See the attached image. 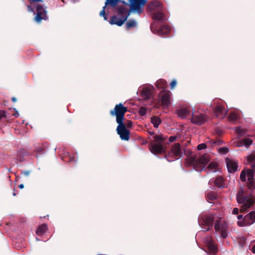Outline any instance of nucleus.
<instances>
[{
    "instance_id": "1",
    "label": "nucleus",
    "mask_w": 255,
    "mask_h": 255,
    "mask_svg": "<svg viewBox=\"0 0 255 255\" xmlns=\"http://www.w3.org/2000/svg\"><path fill=\"white\" fill-rule=\"evenodd\" d=\"M109 5L115 8L120 18L116 16H113L111 17L110 23L111 24H116L118 26H122L127 20L129 13L128 10V4L125 1H106L105 5L103 7L102 10L100 12V15L103 16L104 19L107 20V16L105 13V8Z\"/></svg>"
},
{
    "instance_id": "2",
    "label": "nucleus",
    "mask_w": 255,
    "mask_h": 255,
    "mask_svg": "<svg viewBox=\"0 0 255 255\" xmlns=\"http://www.w3.org/2000/svg\"><path fill=\"white\" fill-rule=\"evenodd\" d=\"M236 198L237 202L242 204L240 207L241 212L247 211L255 203V196L251 193L245 191L243 188H241L238 191Z\"/></svg>"
},
{
    "instance_id": "3",
    "label": "nucleus",
    "mask_w": 255,
    "mask_h": 255,
    "mask_svg": "<svg viewBox=\"0 0 255 255\" xmlns=\"http://www.w3.org/2000/svg\"><path fill=\"white\" fill-rule=\"evenodd\" d=\"M147 10L153 19L164 20V9L160 1H150L147 3Z\"/></svg>"
},
{
    "instance_id": "4",
    "label": "nucleus",
    "mask_w": 255,
    "mask_h": 255,
    "mask_svg": "<svg viewBox=\"0 0 255 255\" xmlns=\"http://www.w3.org/2000/svg\"><path fill=\"white\" fill-rule=\"evenodd\" d=\"M165 140V137L163 135H155L149 146L150 151L154 154L164 153L166 148Z\"/></svg>"
},
{
    "instance_id": "5",
    "label": "nucleus",
    "mask_w": 255,
    "mask_h": 255,
    "mask_svg": "<svg viewBox=\"0 0 255 255\" xmlns=\"http://www.w3.org/2000/svg\"><path fill=\"white\" fill-rule=\"evenodd\" d=\"M39 1H31L30 5H27L28 10L29 11L33 12L34 14V8L36 9V15L35 17L36 21L40 22L42 19H46V11L40 5L38 4Z\"/></svg>"
},
{
    "instance_id": "6",
    "label": "nucleus",
    "mask_w": 255,
    "mask_h": 255,
    "mask_svg": "<svg viewBox=\"0 0 255 255\" xmlns=\"http://www.w3.org/2000/svg\"><path fill=\"white\" fill-rule=\"evenodd\" d=\"M182 154L181 149L179 143H175L165 158L168 162L173 161L179 158Z\"/></svg>"
},
{
    "instance_id": "7",
    "label": "nucleus",
    "mask_w": 255,
    "mask_h": 255,
    "mask_svg": "<svg viewBox=\"0 0 255 255\" xmlns=\"http://www.w3.org/2000/svg\"><path fill=\"white\" fill-rule=\"evenodd\" d=\"M127 111V108L120 103L116 105L114 110L111 111V114L116 116L117 123L120 124L123 122L125 114Z\"/></svg>"
},
{
    "instance_id": "8",
    "label": "nucleus",
    "mask_w": 255,
    "mask_h": 255,
    "mask_svg": "<svg viewBox=\"0 0 255 255\" xmlns=\"http://www.w3.org/2000/svg\"><path fill=\"white\" fill-rule=\"evenodd\" d=\"M130 3L128 4V10L129 13L131 12L140 14L143 11L144 5L147 1H129Z\"/></svg>"
},
{
    "instance_id": "9",
    "label": "nucleus",
    "mask_w": 255,
    "mask_h": 255,
    "mask_svg": "<svg viewBox=\"0 0 255 255\" xmlns=\"http://www.w3.org/2000/svg\"><path fill=\"white\" fill-rule=\"evenodd\" d=\"M209 161V156L207 154H204L200 157L193 164L195 170L201 171L205 169L206 165Z\"/></svg>"
},
{
    "instance_id": "10",
    "label": "nucleus",
    "mask_w": 255,
    "mask_h": 255,
    "mask_svg": "<svg viewBox=\"0 0 255 255\" xmlns=\"http://www.w3.org/2000/svg\"><path fill=\"white\" fill-rule=\"evenodd\" d=\"M255 222V211L251 212L246 215L243 220L238 221V225L240 227L250 226Z\"/></svg>"
},
{
    "instance_id": "11",
    "label": "nucleus",
    "mask_w": 255,
    "mask_h": 255,
    "mask_svg": "<svg viewBox=\"0 0 255 255\" xmlns=\"http://www.w3.org/2000/svg\"><path fill=\"white\" fill-rule=\"evenodd\" d=\"M192 114L191 122L196 125H202L209 119V117L204 114H196L193 112Z\"/></svg>"
},
{
    "instance_id": "12",
    "label": "nucleus",
    "mask_w": 255,
    "mask_h": 255,
    "mask_svg": "<svg viewBox=\"0 0 255 255\" xmlns=\"http://www.w3.org/2000/svg\"><path fill=\"white\" fill-rule=\"evenodd\" d=\"M159 98L162 105L164 107H168L171 101V93L169 91H162L159 94Z\"/></svg>"
},
{
    "instance_id": "13",
    "label": "nucleus",
    "mask_w": 255,
    "mask_h": 255,
    "mask_svg": "<svg viewBox=\"0 0 255 255\" xmlns=\"http://www.w3.org/2000/svg\"><path fill=\"white\" fill-rule=\"evenodd\" d=\"M117 131L122 140H128L129 138V131L127 129L123 122L118 124Z\"/></svg>"
},
{
    "instance_id": "14",
    "label": "nucleus",
    "mask_w": 255,
    "mask_h": 255,
    "mask_svg": "<svg viewBox=\"0 0 255 255\" xmlns=\"http://www.w3.org/2000/svg\"><path fill=\"white\" fill-rule=\"evenodd\" d=\"M204 243L208 248V253L209 254L213 255L216 254L218 252V248L212 237H207L205 238Z\"/></svg>"
},
{
    "instance_id": "15",
    "label": "nucleus",
    "mask_w": 255,
    "mask_h": 255,
    "mask_svg": "<svg viewBox=\"0 0 255 255\" xmlns=\"http://www.w3.org/2000/svg\"><path fill=\"white\" fill-rule=\"evenodd\" d=\"M254 169H244L243 170L240 175V179L242 181H246L247 179L248 181L254 179Z\"/></svg>"
},
{
    "instance_id": "16",
    "label": "nucleus",
    "mask_w": 255,
    "mask_h": 255,
    "mask_svg": "<svg viewBox=\"0 0 255 255\" xmlns=\"http://www.w3.org/2000/svg\"><path fill=\"white\" fill-rule=\"evenodd\" d=\"M227 113V110L224 107L221 105H218L214 111V114L215 116L219 119H223Z\"/></svg>"
},
{
    "instance_id": "17",
    "label": "nucleus",
    "mask_w": 255,
    "mask_h": 255,
    "mask_svg": "<svg viewBox=\"0 0 255 255\" xmlns=\"http://www.w3.org/2000/svg\"><path fill=\"white\" fill-rule=\"evenodd\" d=\"M176 113L179 118L185 119L191 115V112L189 107H182L177 110Z\"/></svg>"
},
{
    "instance_id": "18",
    "label": "nucleus",
    "mask_w": 255,
    "mask_h": 255,
    "mask_svg": "<svg viewBox=\"0 0 255 255\" xmlns=\"http://www.w3.org/2000/svg\"><path fill=\"white\" fill-rule=\"evenodd\" d=\"M226 162L229 172H234L237 170L238 164L236 160L227 158Z\"/></svg>"
},
{
    "instance_id": "19",
    "label": "nucleus",
    "mask_w": 255,
    "mask_h": 255,
    "mask_svg": "<svg viewBox=\"0 0 255 255\" xmlns=\"http://www.w3.org/2000/svg\"><path fill=\"white\" fill-rule=\"evenodd\" d=\"M253 143L252 139L249 138H246L242 140H235L233 142V144L236 147H241L245 146L248 147L251 145Z\"/></svg>"
},
{
    "instance_id": "20",
    "label": "nucleus",
    "mask_w": 255,
    "mask_h": 255,
    "mask_svg": "<svg viewBox=\"0 0 255 255\" xmlns=\"http://www.w3.org/2000/svg\"><path fill=\"white\" fill-rule=\"evenodd\" d=\"M214 219L215 216L214 215H207L203 218L204 225L208 227V229H206V231H208L210 228L212 227Z\"/></svg>"
},
{
    "instance_id": "21",
    "label": "nucleus",
    "mask_w": 255,
    "mask_h": 255,
    "mask_svg": "<svg viewBox=\"0 0 255 255\" xmlns=\"http://www.w3.org/2000/svg\"><path fill=\"white\" fill-rule=\"evenodd\" d=\"M213 182L216 186L219 188H224L225 187L224 179L221 176L217 177L214 180L213 179L210 180L209 183L212 184Z\"/></svg>"
},
{
    "instance_id": "22",
    "label": "nucleus",
    "mask_w": 255,
    "mask_h": 255,
    "mask_svg": "<svg viewBox=\"0 0 255 255\" xmlns=\"http://www.w3.org/2000/svg\"><path fill=\"white\" fill-rule=\"evenodd\" d=\"M246 163L251 165L255 171V153H253L247 156Z\"/></svg>"
},
{
    "instance_id": "23",
    "label": "nucleus",
    "mask_w": 255,
    "mask_h": 255,
    "mask_svg": "<svg viewBox=\"0 0 255 255\" xmlns=\"http://www.w3.org/2000/svg\"><path fill=\"white\" fill-rule=\"evenodd\" d=\"M207 201L212 204H215L217 201V195L214 192H209L207 194Z\"/></svg>"
},
{
    "instance_id": "24",
    "label": "nucleus",
    "mask_w": 255,
    "mask_h": 255,
    "mask_svg": "<svg viewBox=\"0 0 255 255\" xmlns=\"http://www.w3.org/2000/svg\"><path fill=\"white\" fill-rule=\"evenodd\" d=\"M218 164L216 162H211L207 167V170L209 172H215L219 170Z\"/></svg>"
},
{
    "instance_id": "25",
    "label": "nucleus",
    "mask_w": 255,
    "mask_h": 255,
    "mask_svg": "<svg viewBox=\"0 0 255 255\" xmlns=\"http://www.w3.org/2000/svg\"><path fill=\"white\" fill-rule=\"evenodd\" d=\"M152 94V88L151 87H144L142 91L141 95L144 98H149Z\"/></svg>"
},
{
    "instance_id": "26",
    "label": "nucleus",
    "mask_w": 255,
    "mask_h": 255,
    "mask_svg": "<svg viewBox=\"0 0 255 255\" xmlns=\"http://www.w3.org/2000/svg\"><path fill=\"white\" fill-rule=\"evenodd\" d=\"M160 119L157 116H153L151 118V123L153 124L154 127L157 128L161 124Z\"/></svg>"
},
{
    "instance_id": "27",
    "label": "nucleus",
    "mask_w": 255,
    "mask_h": 255,
    "mask_svg": "<svg viewBox=\"0 0 255 255\" xmlns=\"http://www.w3.org/2000/svg\"><path fill=\"white\" fill-rule=\"evenodd\" d=\"M47 229L48 228L47 225L43 224L40 226L39 228L37 229L36 233L38 235H42L43 234L45 233Z\"/></svg>"
},
{
    "instance_id": "28",
    "label": "nucleus",
    "mask_w": 255,
    "mask_h": 255,
    "mask_svg": "<svg viewBox=\"0 0 255 255\" xmlns=\"http://www.w3.org/2000/svg\"><path fill=\"white\" fill-rule=\"evenodd\" d=\"M239 119V115L235 113H231L228 117V121L231 123H235Z\"/></svg>"
},
{
    "instance_id": "29",
    "label": "nucleus",
    "mask_w": 255,
    "mask_h": 255,
    "mask_svg": "<svg viewBox=\"0 0 255 255\" xmlns=\"http://www.w3.org/2000/svg\"><path fill=\"white\" fill-rule=\"evenodd\" d=\"M156 86L159 89H165L167 86V82L164 79H159L156 82Z\"/></svg>"
},
{
    "instance_id": "30",
    "label": "nucleus",
    "mask_w": 255,
    "mask_h": 255,
    "mask_svg": "<svg viewBox=\"0 0 255 255\" xmlns=\"http://www.w3.org/2000/svg\"><path fill=\"white\" fill-rule=\"evenodd\" d=\"M137 23L135 20L130 19L128 20L126 23V27L128 29L132 28L135 27L136 26Z\"/></svg>"
},
{
    "instance_id": "31",
    "label": "nucleus",
    "mask_w": 255,
    "mask_h": 255,
    "mask_svg": "<svg viewBox=\"0 0 255 255\" xmlns=\"http://www.w3.org/2000/svg\"><path fill=\"white\" fill-rule=\"evenodd\" d=\"M235 132L239 136H242L245 134L246 130L241 127H237L235 128Z\"/></svg>"
},
{
    "instance_id": "32",
    "label": "nucleus",
    "mask_w": 255,
    "mask_h": 255,
    "mask_svg": "<svg viewBox=\"0 0 255 255\" xmlns=\"http://www.w3.org/2000/svg\"><path fill=\"white\" fill-rule=\"evenodd\" d=\"M171 28L168 25H163L162 26H161L160 28V31L161 33L163 34H166L169 32L170 31Z\"/></svg>"
},
{
    "instance_id": "33",
    "label": "nucleus",
    "mask_w": 255,
    "mask_h": 255,
    "mask_svg": "<svg viewBox=\"0 0 255 255\" xmlns=\"http://www.w3.org/2000/svg\"><path fill=\"white\" fill-rule=\"evenodd\" d=\"M248 185L250 189H254L255 188V182L254 179L251 180V181H248Z\"/></svg>"
},
{
    "instance_id": "34",
    "label": "nucleus",
    "mask_w": 255,
    "mask_h": 255,
    "mask_svg": "<svg viewBox=\"0 0 255 255\" xmlns=\"http://www.w3.org/2000/svg\"><path fill=\"white\" fill-rule=\"evenodd\" d=\"M215 229L216 231L222 229V228L221 227V221H216V222L215 223Z\"/></svg>"
},
{
    "instance_id": "35",
    "label": "nucleus",
    "mask_w": 255,
    "mask_h": 255,
    "mask_svg": "<svg viewBox=\"0 0 255 255\" xmlns=\"http://www.w3.org/2000/svg\"><path fill=\"white\" fill-rule=\"evenodd\" d=\"M218 151L221 153L225 154L229 151V149L227 147H221L219 149Z\"/></svg>"
},
{
    "instance_id": "36",
    "label": "nucleus",
    "mask_w": 255,
    "mask_h": 255,
    "mask_svg": "<svg viewBox=\"0 0 255 255\" xmlns=\"http://www.w3.org/2000/svg\"><path fill=\"white\" fill-rule=\"evenodd\" d=\"M207 145L206 143H201L197 146V149L199 150L204 149L206 148Z\"/></svg>"
},
{
    "instance_id": "37",
    "label": "nucleus",
    "mask_w": 255,
    "mask_h": 255,
    "mask_svg": "<svg viewBox=\"0 0 255 255\" xmlns=\"http://www.w3.org/2000/svg\"><path fill=\"white\" fill-rule=\"evenodd\" d=\"M146 111L144 108H140L139 110V114L140 116H144L146 114Z\"/></svg>"
},
{
    "instance_id": "38",
    "label": "nucleus",
    "mask_w": 255,
    "mask_h": 255,
    "mask_svg": "<svg viewBox=\"0 0 255 255\" xmlns=\"http://www.w3.org/2000/svg\"><path fill=\"white\" fill-rule=\"evenodd\" d=\"M221 235L223 238H225L228 236V233L226 231L221 229Z\"/></svg>"
},
{
    "instance_id": "39",
    "label": "nucleus",
    "mask_w": 255,
    "mask_h": 255,
    "mask_svg": "<svg viewBox=\"0 0 255 255\" xmlns=\"http://www.w3.org/2000/svg\"><path fill=\"white\" fill-rule=\"evenodd\" d=\"M176 81L175 79H174L170 83V86L171 89H173V88H174L176 86Z\"/></svg>"
},
{
    "instance_id": "40",
    "label": "nucleus",
    "mask_w": 255,
    "mask_h": 255,
    "mask_svg": "<svg viewBox=\"0 0 255 255\" xmlns=\"http://www.w3.org/2000/svg\"><path fill=\"white\" fill-rule=\"evenodd\" d=\"M6 114L5 112L4 111H0V119H2V118L5 117Z\"/></svg>"
},
{
    "instance_id": "41",
    "label": "nucleus",
    "mask_w": 255,
    "mask_h": 255,
    "mask_svg": "<svg viewBox=\"0 0 255 255\" xmlns=\"http://www.w3.org/2000/svg\"><path fill=\"white\" fill-rule=\"evenodd\" d=\"M239 209L238 208H235L232 211V214L237 215L239 213Z\"/></svg>"
},
{
    "instance_id": "42",
    "label": "nucleus",
    "mask_w": 255,
    "mask_h": 255,
    "mask_svg": "<svg viewBox=\"0 0 255 255\" xmlns=\"http://www.w3.org/2000/svg\"><path fill=\"white\" fill-rule=\"evenodd\" d=\"M176 138V136H171L169 137V140L170 142H173L175 140Z\"/></svg>"
},
{
    "instance_id": "43",
    "label": "nucleus",
    "mask_w": 255,
    "mask_h": 255,
    "mask_svg": "<svg viewBox=\"0 0 255 255\" xmlns=\"http://www.w3.org/2000/svg\"><path fill=\"white\" fill-rule=\"evenodd\" d=\"M253 247L251 249V251L253 252V253L255 254V243H252Z\"/></svg>"
},
{
    "instance_id": "44",
    "label": "nucleus",
    "mask_w": 255,
    "mask_h": 255,
    "mask_svg": "<svg viewBox=\"0 0 255 255\" xmlns=\"http://www.w3.org/2000/svg\"><path fill=\"white\" fill-rule=\"evenodd\" d=\"M132 123L131 121H128L127 124V126L128 128H130V127H132Z\"/></svg>"
},
{
    "instance_id": "45",
    "label": "nucleus",
    "mask_w": 255,
    "mask_h": 255,
    "mask_svg": "<svg viewBox=\"0 0 255 255\" xmlns=\"http://www.w3.org/2000/svg\"><path fill=\"white\" fill-rule=\"evenodd\" d=\"M37 151L39 152H42L43 151H44V149L41 147H39V148L37 149Z\"/></svg>"
},
{
    "instance_id": "46",
    "label": "nucleus",
    "mask_w": 255,
    "mask_h": 255,
    "mask_svg": "<svg viewBox=\"0 0 255 255\" xmlns=\"http://www.w3.org/2000/svg\"><path fill=\"white\" fill-rule=\"evenodd\" d=\"M22 173L26 176H28L29 174V172L28 171H24L22 172Z\"/></svg>"
},
{
    "instance_id": "47",
    "label": "nucleus",
    "mask_w": 255,
    "mask_h": 255,
    "mask_svg": "<svg viewBox=\"0 0 255 255\" xmlns=\"http://www.w3.org/2000/svg\"><path fill=\"white\" fill-rule=\"evenodd\" d=\"M242 218H243V216L242 215H238L237 217L238 219L239 220L242 219Z\"/></svg>"
},
{
    "instance_id": "48",
    "label": "nucleus",
    "mask_w": 255,
    "mask_h": 255,
    "mask_svg": "<svg viewBox=\"0 0 255 255\" xmlns=\"http://www.w3.org/2000/svg\"><path fill=\"white\" fill-rule=\"evenodd\" d=\"M23 187H24V186H23V184H20V185H19V188H20V189H22Z\"/></svg>"
},
{
    "instance_id": "49",
    "label": "nucleus",
    "mask_w": 255,
    "mask_h": 255,
    "mask_svg": "<svg viewBox=\"0 0 255 255\" xmlns=\"http://www.w3.org/2000/svg\"><path fill=\"white\" fill-rule=\"evenodd\" d=\"M12 102H16V98H15L13 97V98H12Z\"/></svg>"
},
{
    "instance_id": "50",
    "label": "nucleus",
    "mask_w": 255,
    "mask_h": 255,
    "mask_svg": "<svg viewBox=\"0 0 255 255\" xmlns=\"http://www.w3.org/2000/svg\"><path fill=\"white\" fill-rule=\"evenodd\" d=\"M213 144H217V141H214L213 142Z\"/></svg>"
},
{
    "instance_id": "51",
    "label": "nucleus",
    "mask_w": 255,
    "mask_h": 255,
    "mask_svg": "<svg viewBox=\"0 0 255 255\" xmlns=\"http://www.w3.org/2000/svg\"><path fill=\"white\" fill-rule=\"evenodd\" d=\"M13 196H15L16 195V193H15V192H13Z\"/></svg>"
}]
</instances>
